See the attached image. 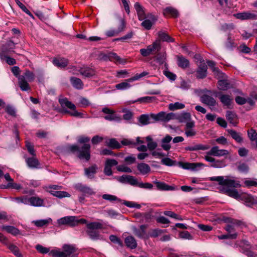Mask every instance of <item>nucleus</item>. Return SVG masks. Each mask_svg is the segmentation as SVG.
Instances as JSON below:
<instances>
[{
    "mask_svg": "<svg viewBox=\"0 0 257 257\" xmlns=\"http://www.w3.org/2000/svg\"><path fill=\"white\" fill-rule=\"evenodd\" d=\"M90 141V138L87 137L80 136L78 139L79 144H84L80 148L76 145H70L67 146L66 151L68 153L76 155L80 160L88 161L90 159V145L87 144Z\"/></svg>",
    "mask_w": 257,
    "mask_h": 257,
    "instance_id": "obj_1",
    "label": "nucleus"
},
{
    "mask_svg": "<svg viewBox=\"0 0 257 257\" xmlns=\"http://www.w3.org/2000/svg\"><path fill=\"white\" fill-rule=\"evenodd\" d=\"M77 250L75 245L65 244L62 246V251L52 250L49 255L52 257H78V254L76 253Z\"/></svg>",
    "mask_w": 257,
    "mask_h": 257,
    "instance_id": "obj_2",
    "label": "nucleus"
},
{
    "mask_svg": "<svg viewBox=\"0 0 257 257\" xmlns=\"http://www.w3.org/2000/svg\"><path fill=\"white\" fill-rule=\"evenodd\" d=\"M35 79V74L29 70H26L23 75L19 77V85L23 91H28L31 87L28 83L33 82Z\"/></svg>",
    "mask_w": 257,
    "mask_h": 257,
    "instance_id": "obj_3",
    "label": "nucleus"
},
{
    "mask_svg": "<svg viewBox=\"0 0 257 257\" xmlns=\"http://www.w3.org/2000/svg\"><path fill=\"white\" fill-rule=\"evenodd\" d=\"M103 228L102 224L98 222H92L87 224V230L86 232L89 236L90 238L92 240L100 239L101 235L99 231L98 230L99 229Z\"/></svg>",
    "mask_w": 257,
    "mask_h": 257,
    "instance_id": "obj_4",
    "label": "nucleus"
},
{
    "mask_svg": "<svg viewBox=\"0 0 257 257\" xmlns=\"http://www.w3.org/2000/svg\"><path fill=\"white\" fill-rule=\"evenodd\" d=\"M209 180L218 182V184L221 185V187H228V188H236L240 187V184L238 182L233 179H224L223 176L212 177L209 178Z\"/></svg>",
    "mask_w": 257,
    "mask_h": 257,
    "instance_id": "obj_5",
    "label": "nucleus"
},
{
    "mask_svg": "<svg viewBox=\"0 0 257 257\" xmlns=\"http://www.w3.org/2000/svg\"><path fill=\"white\" fill-rule=\"evenodd\" d=\"M150 117L155 121H161L164 122H168L171 119L177 118L175 113L173 112L167 113L164 111H161L157 114L151 113Z\"/></svg>",
    "mask_w": 257,
    "mask_h": 257,
    "instance_id": "obj_6",
    "label": "nucleus"
},
{
    "mask_svg": "<svg viewBox=\"0 0 257 257\" xmlns=\"http://www.w3.org/2000/svg\"><path fill=\"white\" fill-rule=\"evenodd\" d=\"M59 103L63 108L67 107L74 110L73 112H70L68 110H65V112L69 113L71 116L75 117H82L83 114L76 110V106L71 101L68 100L67 98L59 99Z\"/></svg>",
    "mask_w": 257,
    "mask_h": 257,
    "instance_id": "obj_7",
    "label": "nucleus"
},
{
    "mask_svg": "<svg viewBox=\"0 0 257 257\" xmlns=\"http://www.w3.org/2000/svg\"><path fill=\"white\" fill-rule=\"evenodd\" d=\"M194 58L198 59L200 62L196 71V77L198 79L204 78L207 75V66L199 55H195Z\"/></svg>",
    "mask_w": 257,
    "mask_h": 257,
    "instance_id": "obj_8",
    "label": "nucleus"
},
{
    "mask_svg": "<svg viewBox=\"0 0 257 257\" xmlns=\"http://www.w3.org/2000/svg\"><path fill=\"white\" fill-rule=\"evenodd\" d=\"M160 49L161 45L159 41H156L152 45L148 46L147 49H141L140 51L143 56L147 57L155 50L159 51Z\"/></svg>",
    "mask_w": 257,
    "mask_h": 257,
    "instance_id": "obj_9",
    "label": "nucleus"
},
{
    "mask_svg": "<svg viewBox=\"0 0 257 257\" xmlns=\"http://www.w3.org/2000/svg\"><path fill=\"white\" fill-rule=\"evenodd\" d=\"M57 223L58 226L67 225L71 227H74L77 226L76 216H67L62 217L57 220Z\"/></svg>",
    "mask_w": 257,
    "mask_h": 257,
    "instance_id": "obj_10",
    "label": "nucleus"
},
{
    "mask_svg": "<svg viewBox=\"0 0 257 257\" xmlns=\"http://www.w3.org/2000/svg\"><path fill=\"white\" fill-rule=\"evenodd\" d=\"M102 111L107 114L104 117L106 120L109 121H115L117 122H119L121 120V117L120 115L116 114L113 110L108 107H105L103 108Z\"/></svg>",
    "mask_w": 257,
    "mask_h": 257,
    "instance_id": "obj_11",
    "label": "nucleus"
},
{
    "mask_svg": "<svg viewBox=\"0 0 257 257\" xmlns=\"http://www.w3.org/2000/svg\"><path fill=\"white\" fill-rule=\"evenodd\" d=\"M219 190L221 193L231 197L239 200L240 199L241 194H239L236 189L228 188V187H220Z\"/></svg>",
    "mask_w": 257,
    "mask_h": 257,
    "instance_id": "obj_12",
    "label": "nucleus"
},
{
    "mask_svg": "<svg viewBox=\"0 0 257 257\" xmlns=\"http://www.w3.org/2000/svg\"><path fill=\"white\" fill-rule=\"evenodd\" d=\"M240 197V200L244 201L247 206L250 207L253 205L257 204V197H256L243 193L241 194Z\"/></svg>",
    "mask_w": 257,
    "mask_h": 257,
    "instance_id": "obj_13",
    "label": "nucleus"
},
{
    "mask_svg": "<svg viewBox=\"0 0 257 257\" xmlns=\"http://www.w3.org/2000/svg\"><path fill=\"white\" fill-rule=\"evenodd\" d=\"M147 225L145 224L141 225L140 228H138L135 226L133 227L132 229L134 234L140 238H148L149 236L146 233V229Z\"/></svg>",
    "mask_w": 257,
    "mask_h": 257,
    "instance_id": "obj_14",
    "label": "nucleus"
},
{
    "mask_svg": "<svg viewBox=\"0 0 257 257\" xmlns=\"http://www.w3.org/2000/svg\"><path fill=\"white\" fill-rule=\"evenodd\" d=\"M206 154L215 157H222L228 155L229 152L226 150H220L218 146H215L213 147L209 152H207Z\"/></svg>",
    "mask_w": 257,
    "mask_h": 257,
    "instance_id": "obj_15",
    "label": "nucleus"
},
{
    "mask_svg": "<svg viewBox=\"0 0 257 257\" xmlns=\"http://www.w3.org/2000/svg\"><path fill=\"white\" fill-rule=\"evenodd\" d=\"M216 96L218 97L220 102L224 106H226L227 108H230L232 100V98L230 95L218 92L216 94Z\"/></svg>",
    "mask_w": 257,
    "mask_h": 257,
    "instance_id": "obj_16",
    "label": "nucleus"
},
{
    "mask_svg": "<svg viewBox=\"0 0 257 257\" xmlns=\"http://www.w3.org/2000/svg\"><path fill=\"white\" fill-rule=\"evenodd\" d=\"M118 180L122 183H127L134 186H138L139 184L137 179L131 175H123L119 177Z\"/></svg>",
    "mask_w": 257,
    "mask_h": 257,
    "instance_id": "obj_17",
    "label": "nucleus"
},
{
    "mask_svg": "<svg viewBox=\"0 0 257 257\" xmlns=\"http://www.w3.org/2000/svg\"><path fill=\"white\" fill-rule=\"evenodd\" d=\"M25 161L27 166L31 169H39L41 168L40 162L35 156L26 158Z\"/></svg>",
    "mask_w": 257,
    "mask_h": 257,
    "instance_id": "obj_18",
    "label": "nucleus"
},
{
    "mask_svg": "<svg viewBox=\"0 0 257 257\" xmlns=\"http://www.w3.org/2000/svg\"><path fill=\"white\" fill-rule=\"evenodd\" d=\"M204 165L201 163H183L179 162V166L184 169L197 170V168L204 166Z\"/></svg>",
    "mask_w": 257,
    "mask_h": 257,
    "instance_id": "obj_19",
    "label": "nucleus"
},
{
    "mask_svg": "<svg viewBox=\"0 0 257 257\" xmlns=\"http://www.w3.org/2000/svg\"><path fill=\"white\" fill-rule=\"evenodd\" d=\"M247 136L251 142V146L257 150V132L251 128L247 131Z\"/></svg>",
    "mask_w": 257,
    "mask_h": 257,
    "instance_id": "obj_20",
    "label": "nucleus"
},
{
    "mask_svg": "<svg viewBox=\"0 0 257 257\" xmlns=\"http://www.w3.org/2000/svg\"><path fill=\"white\" fill-rule=\"evenodd\" d=\"M227 132L230 137L237 143L241 144L243 142V139L240 133L232 129H228Z\"/></svg>",
    "mask_w": 257,
    "mask_h": 257,
    "instance_id": "obj_21",
    "label": "nucleus"
},
{
    "mask_svg": "<svg viewBox=\"0 0 257 257\" xmlns=\"http://www.w3.org/2000/svg\"><path fill=\"white\" fill-rule=\"evenodd\" d=\"M79 71L81 75L85 77H91L96 74L95 70L89 67L80 68Z\"/></svg>",
    "mask_w": 257,
    "mask_h": 257,
    "instance_id": "obj_22",
    "label": "nucleus"
},
{
    "mask_svg": "<svg viewBox=\"0 0 257 257\" xmlns=\"http://www.w3.org/2000/svg\"><path fill=\"white\" fill-rule=\"evenodd\" d=\"M200 100L203 103L210 106H214L216 103L214 98L207 94L202 95L200 97Z\"/></svg>",
    "mask_w": 257,
    "mask_h": 257,
    "instance_id": "obj_23",
    "label": "nucleus"
},
{
    "mask_svg": "<svg viewBox=\"0 0 257 257\" xmlns=\"http://www.w3.org/2000/svg\"><path fill=\"white\" fill-rule=\"evenodd\" d=\"M236 17L240 20H257V15L250 12L238 13Z\"/></svg>",
    "mask_w": 257,
    "mask_h": 257,
    "instance_id": "obj_24",
    "label": "nucleus"
},
{
    "mask_svg": "<svg viewBox=\"0 0 257 257\" xmlns=\"http://www.w3.org/2000/svg\"><path fill=\"white\" fill-rule=\"evenodd\" d=\"M226 117L230 123L236 126L238 123L237 116L235 112L232 111L228 110L226 112Z\"/></svg>",
    "mask_w": 257,
    "mask_h": 257,
    "instance_id": "obj_25",
    "label": "nucleus"
},
{
    "mask_svg": "<svg viewBox=\"0 0 257 257\" xmlns=\"http://www.w3.org/2000/svg\"><path fill=\"white\" fill-rule=\"evenodd\" d=\"M97 167L94 164L91 166L84 169L85 175L90 179H92L94 177L95 174L97 172Z\"/></svg>",
    "mask_w": 257,
    "mask_h": 257,
    "instance_id": "obj_26",
    "label": "nucleus"
},
{
    "mask_svg": "<svg viewBox=\"0 0 257 257\" xmlns=\"http://www.w3.org/2000/svg\"><path fill=\"white\" fill-rule=\"evenodd\" d=\"M124 243L126 246L131 249H135L137 246V241L132 235H130L125 237Z\"/></svg>",
    "mask_w": 257,
    "mask_h": 257,
    "instance_id": "obj_27",
    "label": "nucleus"
},
{
    "mask_svg": "<svg viewBox=\"0 0 257 257\" xmlns=\"http://www.w3.org/2000/svg\"><path fill=\"white\" fill-rule=\"evenodd\" d=\"M54 65L59 68H65L68 64V60L64 58H55L53 60Z\"/></svg>",
    "mask_w": 257,
    "mask_h": 257,
    "instance_id": "obj_28",
    "label": "nucleus"
},
{
    "mask_svg": "<svg viewBox=\"0 0 257 257\" xmlns=\"http://www.w3.org/2000/svg\"><path fill=\"white\" fill-rule=\"evenodd\" d=\"M29 204L32 206L40 207L44 206V201L39 197L32 196L29 198Z\"/></svg>",
    "mask_w": 257,
    "mask_h": 257,
    "instance_id": "obj_29",
    "label": "nucleus"
},
{
    "mask_svg": "<svg viewBox=\"0 0 257 257\" xmlns=\"http://www.w3.org/2000/svg\"><path fill=\"white\" fill-rule=\"evenodd\" d=\"M76 188L77 190L81 192L82 193L88 195H92L95 193V192L93 189L88 186L82 185L81 184H78L76 185Z\"/></svg>",
    "mask_w": 257,
    "mask_h": 257,
    "instance_id": "obj_30",
    "label": "nucleus"
},
{
    "mask_svg": "<svg viewBox=\"0 0 257 257\" xmlns=\"http://www.w3.org/2000/svg\"><path fill=\"white\" fill-rule=\"evenodd\" d=\"M177 64L179 67L182 69H185L189 67V61L182 55L177 56Z\"/></svg>",
    "mask_w": 257,
    "mask_h": 257,
    "instance_id": "obj_31",
    "label": "nucleus"
},
{
    "mask_svg": "<svg viewBox=\"0 0 257 257\" xmlns=\"http://www.w3.org/2000/svg\"><path fill=\"white\" fill-rule=\"evenodd\" d=\"M210 147L208 145H203L200 144L195 145L193 146H188L185 148V150L189 151H196L198 150H206L209 149Z\"/></svg>",
    "mask_w": 257,
    "mask_h": 257,
    "instance_id": "obj_32",
    "label": "nucleus"
},
{
    "mask_svg": "<svg viewBox=\"0 0 257 257\" xmlns=\"http://www.w3.org/2000/svg\"><path fill=\"white\" fill-rule=\"evenodd\" d=\"M137 169L142 175H146L151 171V168L149 165L145 163H139L137 165Z\"/></svg>",
    "mask_w": 257,
    "mask_h": 257,
    "instance_id": "obj_33",
    "label": "nucleus"
},
{
    "mask_svg": "<svg viewBox=\"0 0 257 257\" xmlns=\"http://www.w3.org/2000/svg\"><path fill=\"white\" fill-rule=\"evenodd\" d=\"M158 37L159 40H158L160 43V41H165L167 42H174V39L171 37L167 33L165 32L160 31L158 33Z\"/></svg>",
    "mask_w": 257,
    "mask_h": 257,
    "instance_id": "obj_34",
    "label": "nucleus"
},
{
    "mask_svg": "<svg viewBox=\"0 0 257 257\" xmlns=\"http://www.w3.org/2000/svg\"><path fill=\"white\" fill-rule=\"evenodd\" d=\"M153 183L156 185L157 189L159 190H173L175 189L174 187L169 186L164 182L155 181Z\"/></svg>",
    "mask_w": 257,
    "mask_h": 257,
    "instance_id": "obj_35",
    "label": "nucleus"
},
{
    "mask_svg": "<svg viewBox=\"0 0 257 257\" xmlns=\"http://www.w3.org/2000/svg\"><path fill=\"white\" fill-rule=\"evenodd\" d=\"M134 6L137 11L139 20L142 21L143 20L145 19L146 17L145 16V12L142 6L139 3H135Z\"/></svg>",
    "mask_w": 257,
    "mask_h": 257,
    "instance_id": "obj_36",
    "label": "nucleus"
},
{
    "mask_svg": "<svg viewBox=\"0 0 257 257\" xmlns=\"http://www.w3.org/2000/svg\"><path fill=\"white\" fill-rule=\"evenodd\" d=\"M2 230H5L8 233H11L13 235H17L20 233V230L13 226L3 225L1 227Z\"/></svg>",
    "mask_w": 257,
    "mask_h": 257,
    "instance_id": "obj_37",
    "label": "nucleus"
},
{
    "mask_svg": "<svg viewBox=\"0 0 257 257\" xmlns=\"http://www.w3.org/2000/svg\"><path fill=\"white\" fill-rule=\"evenodd\" d=\"M70 82L74 87L77 89L83 88V83L82 80L77 77H72L70 78Z\"/></svg>",
    "mask_w": 257,
    "mask_h": 257,
    "instance_id": "obj_38",
    "label": "nucleus"
},
{
    "mask_svg": "<svg viewBox=\"0 0 257 257\" xmlns=\"http://www.w3.org/2000/svg\"><path fill=\"white\" fill-rule=\"evenodd\" d=\"M163 15L165 16L170 15L173 18H177L179 15L177 10L172 7H167L163 10Z\"/></svg>",
    "mask_w": 257,
    "mask_h": 257,
    "instance_id": "obj_39",
    "label": "nucleus"
},
{
    "mask_svg": "<svg viewBox=\"0 0 257 257\" xmlns=\"http://www.w3.org/2000/svg\"><path fill=\"white\" fill-rule=\"evenodd\" d=\"M172 138L169 136L167 135L162 140V148L165 151H168L171 148V146L168 144L172 140Z\"/></svg>",
    "mask_w": 257,
    "mask_h": 257,
    "instance_id": "obj_40",
    "label": "nucleus"
},
{
    "mask_svg": "<svg viewBox=\"0 0 257 257\" xmlns=\"http://www.w3.org/2000/svg\"><path fill=\"white\" fill-rule=\"evenodd\" d=\"M52 221V219L49 218L47 219L34 220L32 221V223L37 227H41L47 226Z\"/></svg>",
    "mask_w": 257,
    "mask_h": 257,
    "instance_id": "obj_41",
    "label": "nucleus"
},
{
    "mask_svg": "<svg viewBox=\"0 0 257 257\" xmlns=\"http://www.w3.org/2000/svg\"><path fill=\"white\" fill-rule=\"evenodd\" d=\"M107 146L113 149H118L121 147V145L114 138L109 139L107 142Z\"/></svg>",
    "mask_w": 257,
    "mask_h": 257,
    "instance_id": "obj_42",
    "label": "nucleus"
},
{
    "mask_svg": "<svg viewBox=\"0 0 257 257\" xmlns=\"http://www.w3.org/2000/svg\"><path fill=\"white\" fill-rule=\"evenodd\" d=\"M150 115L148 114H142L139 118V121L142 125H147L152 122L150 121Z\"/></svg>",
    "mask_w": 257,
    "mask_h": 257,
    "instance_id": "obj_43",
    "label": "nucleus"
},
{
    "mask_svg": "<svg viewBox=\"0 0 257 257\" xmlns=\"http://www.w3.org/2000/svg\"><path fill=\"white\" fill-rule=\"evenodd\" d=\"M117 18L119 21V25L116 30L118 33H120L124 30L126 24L124 19L120 16H117Z\"/></svg>",
    "mask_w": 257,
    "mask_h": 257,
    "instance_id": "obj_44",
    "label": "nucleus"
},
{
    "mask_svg": "<svg viewBox=\"0 0 257 257\" xmlns=\"http://www.w3.org/2000/svg\"><path fill=\"white\" fill-rule=\"evenodd\" d=\"M132 82V81H129L127 79L124 82L117 84L115 85V88L118 90H125L128 89L131 87L130 83Z\"/></svg>",
    "mask_w": 257,
    "mask_h": 257,
    "instance_id": "obj_45",
    "label": "nucleus"
},
{
    "mask_svg": "<svg viewBox=\"0 0 257 257\" xmlns=\"http://www.w3.org/2000/svg\"><path fill=\"white\" fill-rule=\"evenodd\" d=\"M156 60L160 65L163 64L166 59V52L158 53L155 57Z\"/></svg>",
    "mask_w": 257,
    "mask_h": 257,
    "instance_id": "obj_46",
    "label": "nucleus"
},
{
    "mask_svg": "<svg viewBox=\"0 0 257 257\" xmlns=\"http://www.w3.org/2000/svg\"><path fill=\"white\" fill-rule=\"evenodd\" d=\"M108 57H109V60L110 61L118 63H122L123 62L122 60L116 53L109 52L108 53Z\"/></svg>",
    "mask_w": 257,
    "mask_h": 257,
    "instance_id": "obj_47",
    "label": "nucleus"
},
{
    "mask_svg": "<svg viewBox=\"0 0 257 257\" xmlns=\"http://www.w3.org/2000/svg\"><path fill=\"white\" fill-rule=\"evenodd\" d=\"M229 83L226 80H220L218 81V88L221 90H226L229 88Z\"/></svg>",
    "mask_w": 257,
    "mask_h": 257,
    "instance_id": "obj_48",
    "label": "nucleus"
},
{
    "mask_svg": "<svg viewBox=\"0 0 257 257\" xmlns=\"http://www.w3.org/2000/svg\"><path fill=\"white\" fill-rule=\"evenodd\" d=\"M226 165V162L224 159L223 160H215L214 163L212 164L210 166L216 168H221L225 167Z\"/></svg>",
    "mask_w": 257,
    "mask_h": 257,
    "instance_id": "obj_49",
    "label": "nucleus"
},
{
    "mask_svg": "<svg viewBox=\"0 0 257 257\" xmlns=\"http://www.w3.org/2000/svg\"><path fill=\"white\" fill-rule=\"evenodd\" d=\"M9 248L17 257H23L19 248L15 244H10L9 245Z\"/></svg>",
    "mask_w": 257,
    "mask_h": 257,
    "instance_id": "obj_50",
    "label": "nucleus"
},
{
    "mask_svg": "<svg viewBox=\"0 0 257 257\" xmlns=\"http://www.w3.org/2000/svg\"><path fill=\"white\" fill-rule=\"evenodd\" d=\"M185 107V105L183 103L176 102L174 103L169 104L168 108L170 110H175L176 109H182Z\"/></svg>",
    "mask_w": 257,
    "mask_h": 257,
    "instance_id": "obj_51",
    "label": "nucleus"
},
{
    "mask_svg": "<svg viewBox=\"0 0 257 257\" xmlns=\"http://www.w3.org/2000/svg\"><path fill=\"white\" fill-rule=\"evenodd\" d=\"M53 196L59 198L63 197H69L70 195L67 192L62 191H55L52 193Z\"/></svg>",
    "mask_w": 257,
    "mask_h": 257,
    "instance_id": "obj_52",
    "label": "nucleus"
},
{
    "mask_svg": "<svg viewBox=\"0 0 257 257\" xmlns=\"http://www.w3.org/2000/svg\"><path fill=\"white\" fill-rule=\"evenodd\" d=\"M155 100V97L145 96V97H142L139 98L138 100L134 101V103L136 102H139L140 103H147L151 102Z\"/></svg>",
    "mask_w": 257,
    "mask_h": 257,
    "instance_id": "obj_53",
    "label": "nucleus"
},
{
    "mask_svg": "<svg viewBox=\"0 0 257 257\" xmlns=\"http://www.w3.org/2000/svg\"><path fill=\"white\" fill-rule=\"evenodd\" d=\"M164 232V231L162 229H154L151 230L149 232V234L148 235L149 237H157L158 236L160 235L161 234H162Z\"/></svg>",
    "mask_w": 257,
    "mask_h": 257,
    "instance_id": "obj_54",
    "label": "nucleus"
},
{
    "mask_svg": "<svg viewBox=\"0 0 257 257\" xmlns=\"http://www.w3.org/2000/svg\"><path fill=\"white\" fill-rule=\"evenodd\" d=\"M102 197L103 199L108 200L111 202L113 201H121V200L118 198L116 196L110 194H103L102 195Z\"/></svg>",
    "mask_w": 257,
    "mask_h": 257,
    "instance_id": "obj_55",
    "label": "nucleus"
},
{
    "mask_svg": "<svg viewBox=\"0 0 257 257\" xmlns=\"http://www.w3.org/2000/svg\"><path fill=\"white\" fill-rule=\"evenodd\" d=\"M16 4L19 6V7L27 14L29 16L33 17V15L30 12V11L26 7V6L23 5L19 0H15Z\"/></svg>",
    "mask_w": 257,
    "mask_h": 257,
    "instance_id": "obj_56",
    "label": "nucleus"
},
{
    "mask_svg": "<svg viewBox=\"0 0 257 257\" xmlns=\"http://www.w3.org/2000/svg\"><path fill=\"white\" fill-rule=\"evenodd\" d=\"M178 119L181 122L189 121L191 119V115L189 113L184 112L179 116Z\"/></svg>",
    "mask_w": 257,
    "mask_h": 257,
    "instance_id": "obj_57",
    "label": "nucleus"
},
{
    "mask_svg": "<svg viewBox=\"0 0 257 257\" xmlns=\"http://www.w3.org/2000/svg\"><path fill=\"white\" fill-rule=\"evenodd\" d=\"M164 214L166 216L175 218L177 220H181L182 219L180 215L171 211H165L164 212Z\"/></svg>",
    "mask_w": 257,
    "mask_h": 257,
    "instance_id": "obj_58",
    "label": "nucleus"
},
{
    "mask_svg": "<svg viewBox=\"0 0 257 257\" xmlns=\"http://www.w3.org/2000/svg\"><path fill=\"white\" fill-rule=\"evenodd\" d=\"M149 73L146 71H144L142 73L140 74H137L133 77L128 79V80L129 81H134L135 80H137L144 76H146V75H148Z\"/></svg>",
    "mask_w": 257,
    "mask_h": 257,
    "instance_id": "obj_59",
    "label": "nucleus"
},
{
    "mask_svg": "<svg viewBox=\"0 0 257 257\" xmlns=\"http://www.w3.org/2000/svg\"><path fill=\"white\" fill-rule=\"evenodd\" d=\"M237 169L240 172L247 173L249 170V167L247 164L242 163L237 166Z\"/></svg>",
    "mask_w": 257,
    "mask_h": 257,
    "instance_id": "obj_60",
    "label": "nucleus"
},
{
    "mask_svg": "<svg viewBox=\"0 0 257 257\" xmlns=\"http://www.w3.org/2000/svg\"><path fill=\"white\" fill-rule=\"evenodd\" d=\"M36 249L40 253H50L51 251H50V249L49 248L44 247L40 244H38L36 246Z\"/></svg>",
    "mask_w": 257,
    "mask_h": 257,
    "instance_id": "obj_61",
    "label": "nucleus"
},
{
    "mask_svg": "<svg viewBox=\"0 0 257 257\" xmlns=\"http://www.w3.org/2000/svg\"><path fill=\"white\" fill-rule=\"evenodd\" d=\"M14 199L18 203H23L25 204H29V198H28L26 196L15 197L14 198Z\"/></svg>",
    "mask_w": 257,
    "mask_h": 257,
    "instance_id": "obj_62",
    "label": "nucleus"
},
{
    "mask_svg": "<svg viewBox=\"0 0 257 257\" xmlns=\"http://www.w3.org/2000/svg\"><path fill=\"white\" fill-rule=\"evenodd\" d=\"M26 146L30 154L33 156H36V153L34 146L32 145L30 142H26Z\"/></svg>",
    "mask_w": 257,
    "mask_h": 257,
    "instance_id": "obj_63",
    "label": "nucleus"
},
{
    "mask_svg": "<svg viewBox=\"0 0 257 257\" xmlns=\"http://www.w3.org/2000/svg\"><path fill=\"white\" fill-rule=\"evenodd\" d=\"M142 26L146 30H150L153 25V23L150 20H145L142 23Z\"/></svg>",
    "mask_w": 257,
    "mask_h": 257,
    "instance_id": "obj_64",
    "label": "nucleus"
}]
</instances>
